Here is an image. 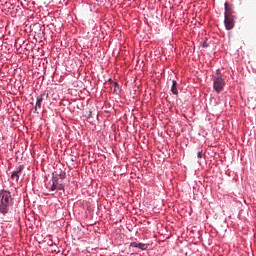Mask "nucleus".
Instances as JSON below:
<instances>
[{"instance_id":"nucleus-1","label":"nucleus","mask_w":256,"mask_h":256,"mask_svg":"<svg viewBox=\"0 0 256 256\" xmlns=\"http://www.w3.org/2000/svg\"><path fill=\"white\" fill-rule=\"evenodd\" d=\"M13 205V198L11 197V192L7 190L0 191V213L2 215H7L9 213V207Z\"/></svg>"},{"instance_id":"nucleus-2","label":"nucleus","mask_w":256,"mask_h":256,"mask_svg":"<svg viewBox=\"0 0 256 256\" xmlns=\"http://www.w3.org/2000/svg\"><path fill=\"white\" fill-rule=\"evenodd\" d=\"M213 89L216 93H221L225 89V79L219 71L213 76Z\"/></svg>"},{"instance_id":"nucleus-3","label":"nucleus","mask_w":256,"mask_h":256,"mask_svg":"<svg viewBox=\"0 0 256 256\" xmlns=\"http://www.w3.org/2000/svg\"><path fill=\"white\" fill-rule=\"evenodd\" d=\"M224 25L227 31H231V29L235 27V20L233 19V16H224Z\"/></svg>"},{"instance_id":"nucleus-4","label":"nucleus","mask_w":256,"mask_h":256,"mask_svg":"<svg viewBox=\"0 0 256 256\" xmlns=\"http://www.w3.org/2000/svg\"><path fill=\"white\" fill-rule=\"evenodd\" d=\"M24 166L20 165L14 172H12L11 179L12 181H15L16 183L19 181V177H21V174L23 173Z\"/></svg>"},{"instance_id":"nucleus-5","label":"nucleus","mask_w":256,"mask_h":256,"mask_svg":"<svg viewBox=\"0 0 256 256\" xmlns=\"http://www.w3.org/2000/svg\"><path fill=\"white\" fill-rule=\"evenodd\" d=\"M59 185V178L52 177V180L47 184V189L49 191H57V186Z\"/></svg>"},{"instance_id":"nucleus-6","label":"nucleus","mask_w":256,"mask_h":256,"mask_svg":"<svg viewBox=\"0 0 256 256\" xmlns=\"http://www.w3.org/2000/svg\"><path fill=\"white\" fill-rule=\"evenodd\" d=\"M130 247L141 249V251H147L148 245L147 244H143V243L132 242L130 244Z\"/></svg>"},{"instance_id":"nucleus-7","label":"nucleus","mask_w":256,"mask_h":256,"mask_svg":"<svg viewBox=\"0 0 256 256\" xmlns=\"http://www.w3.org/2000/svg\"><path fill=\"white\" fill-rule=\"evenodd\" d=\"M224 7H225L224 17H233V9L229 7V4L227 2L224 4Z\"/></svg>"},{"instance_id":"nucleus-8","label":"nucleus","mask_w":256,"mask_h":256,"mask_svg":"<svg viewBox=\"0 0 256 256\" xmlns=\"http://www.w3.org/2000/svg\"><path fill=\"white\" fill-rule=\"evenodd\" d=\"M52 177H56V179H65V177H67V174L64 172V171H54L53 173H52Z\"/></svg>"},{"instance_id":"nucleus-9","label":"nucleus","mask_w":256,"mask_h":256,"mask_svg":"<svg viewBox=\"0 0 256 256\" xmlns=\"http://www.w3.org/2000/svg\"><path fill=\"white\" fill-rule=\"evenodd\" d=\"M171 93H173V95H179V90L177 89L176 80H172Z\"/></svg>"},{"instance_id":"nucleus-10","label":"nucleus","mask_w":256,"mask_h":256,"mask_svg":"<svg viewBox=\"0 0 256 256\" xmlns=\"http://www.w3.org/2000/svg\"><path fill=\"white\" fill-rule=\"evenodd\" d=\"M112 85H114V95H119V93H121V87L119 86V83L112 81Z\"/></svg>"},{"instance_id":"nucleus-11","label":"nucleus","mask_w":256,"mask_h":256,"mask_svg":"<svg viewBox=\"0 0 256 256\" xmlns=\"http://www.w3.org/2000/svg\"><path fill=\"white\" fill-rule=\"evenodd\" d=\"M41 103H43V95L37 97L35 111L41 109Z\"/></svg>"},{"instance_id":"nucleus-12","label":"nucleus","mask_w":256,"mask_h":256,"mask_svg":"<svg viewBox=\"0 0 256 256\" xmlns=\"http://www.w3.org/2000/svg\"><path fill=\"white\" fill-rule=\"evenodd\" d=\"M56 191H65V185L58 182V186L56 187Z\"/></svg>"},{"instance_id":"nucleus-13","label":"nucleus","mask_w":256,"mask_h":256,"mask_svg":"<svg viewBox=\"0 0 256 256\" xmlns=\"http://www.w3.org/2000/svg\"><path fill=\"white\" fill-rule=\"evenodd\" d=\"M197 157H198V159H202V157H203L202 152H198V153H197Z\"/></svg>"}]
</instances>
